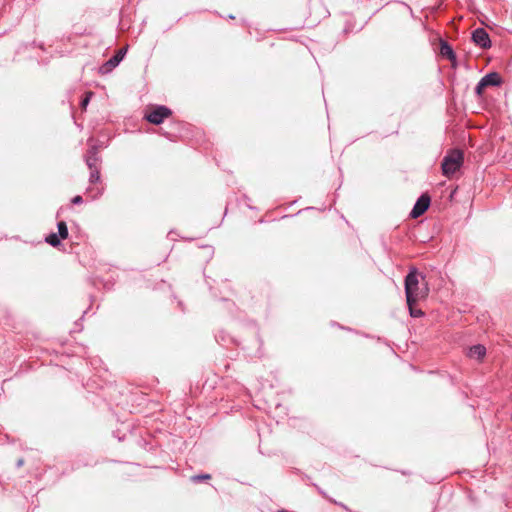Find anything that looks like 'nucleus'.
I'll return each instance as SVG.
<instances>
[{
  "label": "nucleus",
  "mask_w": 512,
  "mask_h": 512,
  "mask_svg": "<svg viewBox=\"0 0 512 512\" xmlns=\"http://www.w3.org/2000/svg\"><path fill=\"white\" fill-rule=\"evenodd\" d=\"M405 294L408 305L417 303L429 294V287L425 277L418 273L416 268H411L405 277Z\"/></svg>",
  "instance_id": "1"
},
{
  "label": "nucleus",
  "mask_w": 512,
  "mask_h": 512,
  "mask_svg": "<svg viewBox=\"0 0 512 512\" xmlns=\"http://www.w3.org/2000/svg\"><path fill=\"white\" fill-rule=\"evenodd\" d=\"M463 153L460 150L450 151L443 159L441 169L444 176L451 178L463 164Z\"/></svg>",
  "instance_id": "2"
},
{
  "label": "nucleus",
  "mask_w": 512,
  "mask_h": 512,
  "mask_svg": "<svg viewBox=\"0 0 512 512\" xmlns=\"http://www.w3.org/2000/svg\"><path fill=\"white\" fill-rule=\"evenodd\" d=\"M171 114V111L169 108L165 106H158L154 110H152L149 114L146 115V119L153 124H161L164 119L169 117Z\"/></svg>",
  "instance_id": "3"
},
{
  "label": "nucleus",
  "mask_w": 512,
  "mask_h": 512,
  "mask_svg": "<svg viewBox=\"0 0 512 512\" xmlns=\"http://www.w3.org/2000/svg\"><path fill=\"white\" fill-rule=\"evenodd\" d=\"M430 197L427 194H422L416 201L410 216L412 218H418L426 212L430 205Z\"/></svg>",
  "instance_id": "4"
},
{
  "label": "nucleus",
  "mask_w": 512,
  "mask_h": 512,
  "mask_svg": "<svg viewBox=\"0 0 512 512\" xmlns=\"http://www.w3.org/2000/svg\"><path fill=\"white\" fill-rule=\"evenodd\" d=\"M473 42L483 49H487L491 46V40L489 34L483 28H477L472 33Z\"/></svg>",
  "instance_id": "5"
},
{
  "label": "nucleus",
  "mask_w": 512,
  "mask_h": 512,
  "mask_svg": "<svg viewBox=\"0 0 512 512\" xmlns=\"http://www.w3.org/2000/svg\"><path fill=\"white\" fill-rule=\"evenodd\" d=\"M125 54H126L125 48L119 49L116 52V54L106 62L105 66L108 67V69L115 68L123 60Z\"/></svg>",
  "instance_id": "6"
},
{
  "label": "nucleus",
  "mask_w": 512,
  "mask_h": 512,
  "mask_svg": "<svg viewBox=\"0 0 512 512\" xmlns=\"http://www.w3.org/2000/svg\"><path fill=\"white\" fill-rule=\"evenodd\" d=\"M482 85L488 86H497L501 83V77L498 73L492 72L485 75L482 79Z\"/></svg>",
  "instance_id": "7"
},
{
  "label": "nucleus",
  "mask_w": 512,
  "mask_h": 512,
  "mask_svg": "<svg viewBox=\"0 0 512 512\" xmlns=\"http://www.w3.org/2000/svg\"><path fill=\"white\" fill-rule=\"evenodd\" d=\"M486 354V348L483 345H474L468 351V356L472 359L480 360Z\"/></svg>",
  "instance_id": "8"
},
{
  "label": "nucleus",
  "mask_w": 512,
  "mask_h": 512,
  "mask_svg": "<svg viewBox=\"0 0 512 512\" xmlns=\"http://www.w3.org/2000/svg\"><path fill=\"white\" fill-rule=\"evenodd\" d=\"M85 160H86V164L89 167V169H93L94 167H97L96 164L98 162V157H97V152L94 148L88 152Z\"/></svg>",
  "instance_id": "9"
},
{
  "label": "nucleus",
  "mask_w": 512,
  "mask_h": 512,
  "mask_svg": "<svg viewBox=\"0 0 512 512\" xmlns=\"http://www.w3.org/2000/svg\"><path fill=\"white\" fill-rule=\"evenodd\" d=\"M58 227V236L61 239H66L68 237V228L64 221H60L57 225Z\"/></svg>",
  "instance_id": "10"
},
{
  "label": "nucleus",
  "mask_w": 512,
  "mask_h": 512,
  "mask_svg": "<svg viewBox=\"0 0 512 512\" xmlns=\"http://www.w3.org/2000/svg\"><path fill=\"white\" fill-rule=\"evenodd\" d=\"M60 239L61 238L57 234L51 233L46 237V242L49 243L51 246L56 247L60 244Z\"/></svg>",
  "instance_id": "11"
},
{
  "label": "nucleus",
  "mask_w": 512,
  "mask_h": 512,
  "mask_svg": "<svg viewBox=\"0 0 512 512\" xmlns=\"http://www.w3.org/2000/svg\"><path fill=\"white\" fill-rule=\"evenodd\" d=\"M90 183L94 184L100 181V172L97 167H94L93 169H90Z\"/></svg>",
  "instance_id": "12"
},
{
  "label": "nucleus",
  "mask_w": 512,
  "mask_h": 512,
  "mask_svg": "<svg viewBox=\"0 0 512 512\" xmlns=\"http://www.w3.org/2000/svg\"><path fill=\"white\" fill-rule=\"evenodd\" d=\"M416 303H411V305H408L409 307V313L411 317L418 318L423 316V312L420 309H416L414 307Z\"/></svg>",
  "instance_id": "13"
},
{
  "label": "nucleus",
  "mask_w": 512,
  "mask_h": 512,
  "mask_svg": "<svg viewBox=\"0 0 512 512\" xmlns=\"http://www.w3.org/2000/svg\"><path fill=\"white\" fill-rule=\"evenodd\" d=\"M441 53H442V55L447 56L448 58L454 57L452 48L447 44H443L441 46Z\"/></svg>",
  "instance_id": "14"
},
{
  "label": "nucleus",
  "mask_w": 512,
  "mask_h": 512,
  "mask_svg": "<svg viewBox=\"0 0 512 512\" xmlns=\"http://www.w3.org/2000/svg\"><path fill=\"white\" fill-rule=\"evenodd\" d=\"M92 95H93V93H92V92H88V93L86 94V96L82 99V101H81V107H82L83 109H86V107H87V105L89 104V101H90V98H91V96H92Z\"/></svg>",
  "instance_id": "15"
},
{
  "label": "nucleus",
  "mask_w": 512,
  "mask_h": 512,
  "mask_svg": "<svg viewBox=\"0 0 512 512\" xmlns=\"http://www.w3.org/2000/svg\"><path fill=\"white\" fill-rule=\"evenodd\" d=\"M210 478H211V476L209 474H203V475L193 476L192 480L197 482V481L207 480Z\"/></svg>",
  "instance_id": "16"
},
{
  "label": "nucleus",
  "mask_w": 512,
  "mask_h": 512,
  "mask_svg": "<svg viewBox=\"0 0 512 512\" xmlns=\"http://www.w3.org/2000/svg\"><path fill=\"white\" fill-rule=\"evenodd\" d=\"M485 88H486V85H482V80H480L475 88V91L478 95H481Z\"/></svg>",
  "instance_id": "17"
},
{
  "label": "nucleus",
  "mask_w": 512,
  "mask_h": 512,
  "mask_svg": "<svg viewBox=\"0 0 512 512\" xmlns=\"http://www.w3.org/2000/svg\"><path fill=\"white\" fill-rule=\"evenodd\" d=\"M485 88H486V85H482V80H480L475 88V91L478 95H481Z\"/></svg>",
  "instance_id": "18"
},
{
  "label": "nucleus",
  "mask_w": 512,
  "mask_h": 512,
  "mask_svg": "<svg viewBox=\"0 0 512 512\" xmlns=\"http://www.w3.org/2000/svg\"><path fill=\"white\" fill-rule=\"evenodd\" d=\"M82 201H83V199H82V197H81V196H79V195L75 196V197L72 199V203H73V204H80V203H82Z\"/></svg>",
  "instance_id": "19"
},
{
  "label": "nucleus",
  "mask_w": 512,
  "mask_h": 512,
  "mask_svg": "<svg viewBox=\"0 0 512 512\" xmlns=\"http://www.w3.org/2000/svg\"><path fill=\"white\" fill-rule=\"evenodd\" d=\"M23 465V460H19L18 461V466H22Z\"/></svg>",
  "instance_id": "20"
},
{
  "label": "nucleus",
  "mask_w": 512,
  "mask_h": 512,
  "mask_svg": "<svg viewBox=\"0 0 512 512\" xmlns=\"http://www.w3.org/2000/svg\"><path fill=\"white\" fill-rule=\"evenodd\" d=\"M279 512H286V511L282 510V511H279Z\"/></svg>",
  "instance_id": "21"
}]
</instances>
